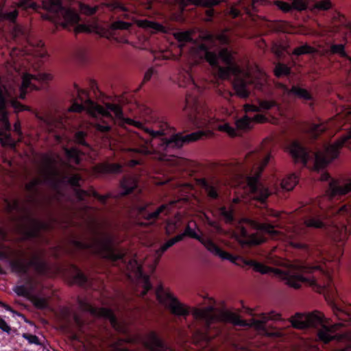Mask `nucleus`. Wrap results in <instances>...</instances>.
Masks as SVG:
<instances>
[{"mask_svg":"<svg viewBox=\"0 0 351 351\" xmlns=\"http://www.w3.org/2000/svg\"><path fill=\"white\" fill-rule=\"evenodd\" d=\"M73 282L78 284V285H82L84 284L86 278L84 276V275L77 269L75 268L74 269V274H73Z\"/></svg>","mask_w":351,"mask_h":351,"instance_id":"obj_58","label":"nucleus"},{"mask_svg":"<svg viewBox=\"0 0 351 351\" xmlns=\"http://www.w3.org/2000/svg\"><path fill=\"white\" fill-rule=\"evenodd\" d=\"M151 206V204L145 202L136 206L137 215L150 223L156 221L161 215H167L171 208V204H162L156 210L152 211Z\"/></svg>","mask_w":351,"mask_h":351,"instance_id":"obj_19","label":"nucleus"},{"mask_svg":"<svg viewBox=\"0 0 351 351\" xmlns=\"http://www.w3.org/2000/svg\"><path fill=\"white\" fill-rule=\"evenodd\" d=\"M12 250L7 247H3L0 249L1 258H10L12 255Z\"/></svg>","mask_w":351,"mask_h":351,"instance_id":"obj_64","label":"nucleus"},{"mask_svg":"<svg viewBox=\"0 0 351 351\" xmlns=\"http://www.w3.org/2000/svg\"><path fill=\"white\" fill-rule=\"evenodd\" d=\"M36 283L32 280H29L25 285L16 286L14 291L17 295L29 299L33 295Z\"/></svg>","mask_w":351,"mask_h":351,"instance_id":"obj_37","label":"nucleus"},{"mask_svg":"<svg viewBox=\"0 0 351 351\" xmlns=\"http://www.w3.org/2000/svg\"><path fill=\"white\" fill-rule=\"evenodd\" d=\"M75 90L80 103L74 101L69 108V111L81 112L85 109L84 103H89L94 117H100L101 121L95 123L97 130L108 132L111 130L112 124L117 122L120 125L128 124L141 129L147 136V138L138 136L134 147L129 149L133 154L141 157H149L152 159L167 160L168 154L173 149H180L184 145L200 139L204 132L196 131L184 135L182 132L174 134L175 128L171 127L163 118L152 116L154 125L152 128L143 123L125 118L121 107L116 104L107 103L106 106L97 104L92 101L86 90L80 88L75 84Z\"/></svg>","mask_w":351,"mask_h":351,"instance_id":"obj_1","label":"nucleus"},{"mask_svg":"<svg viewBox=\"0 0 351 351\" xmlns=\"http://www.w3.org/2000/svg\"><path fill=\"white\" fill-rule=\"evenodd\" d=\"M202 232L195 221H190L186 226L184 232L178 234L175 238L166 240L165 241H181L184 238L197 239V241H206L202 237ZM206 241H213L207 240Z\"/></svg>","mask_w":351,"mask_h":351,"instance_id":"obj_23","label":"nucleus"},{"mask_svg":"<svg viewBox=\"0 0 351 351\" xmlns=\"http://www.w3.org/2000/svg\"><path fill=\"white\" fill-rule=\"evenodd\" d=\"M217 168L220 173L233 176H242L245 171L244 165L239 161L221 164Z\"/></svg>","mask_w":351,"mask_h":351,"instance_id":"obj_30","label":"nucleus"},{"mask_svg":"<svg viewBox=\"0 0 351 351\" xmlns=\"http://www.w3.org/2000/svg\"><path fill=\"white\" fill-rule=\"evenodd\" d=\"M343 254V250L339 249L335 255L328 254L327 257L322 259V261L314 266H307L309 271L304 276L314 280L313 285L304 282L302 285H306L316 289L319 292L324 294L325 298L330 305L334 315L339 320L344 322L351 321V306H342L339 303V295L334 286L331 278V268L328 263L331 261H339Z\"/></svg>","mask_w":351,"mask_h":351,"instance_id":"obj_4","label":"nucleus"},{"mask_svg":"<svg viewBox=\"0 0 351 351\" xmlns=\"http://www.w3.org/2000/svg\"><path fill=\"white\" fill-rule=\"evenodd\" d=\"M330 51L332 54H339L341 57L346 58L348 55L345 51V46L343 44H334L330 47Z\"/></svg>","mask_w":351,"mask_h":351,"instance_id":"obj_49","label":"nucleus"},{"mask_svg":"<svg viewBox=\"0 0 351 351\" xmlns=\"http://www.w3.org/2000/svg\"><path fill=\"white\" fill-rule=\"evenodd\" d=\"M269 157V159L271 158V155L269 154H266L263 158H261L260 154L256 152H249L246 156H245V163L246 165L249 167L245 166V171L244 173L247 171V169H249V167H251V171L249 175H246L245 176V180L247 181V177L253 174L254 173L255 169L262 165L264 160L267 158Z\"/></svg>","mask_w":351,"mask_h":351,"instance_id":"obj_29","label":"nucleus"},{"mask_svg":"<svg viewBox=\"0 0 351 351\" xmlns=\"http://www.w3.org/2000/svg\"><path fill=\"white\" fill-rule=\"evenodd\" d=\"M95 170L102 174L119 173L122 171V166L119 163L102 162L95 167Z\"/></svg>","mask_w":351,"mask_h":351,"instance_id":"obj_36","label":"nucleus"},{"mask_svg":"<svg viewBox=\"0 0 351 351\" xmlns=\"http://www.w3.org/2000/svg\"><path fill=\"white\" fill-rule=\"evenodd\" d=\"M173 243H165L159 247H154L155 252L153 255H149L144 258L141 254H134L133 257L128 260L126 265V275L128 278L136 280L135 291L137 293L140 292L139 295L141 296L145 295L152 287L149 282V277L143 275L141 261L143 260V265L149 267L151 271H154L162 254L171 247Z\"/></svg>","mask_w":351,"mask_h":351,"instance_id":"obj_7","label":"nucleus"},{"mask_svg":"<svg viewBox=\"0 0 351 351\" xmlns=\"http://www.w3.org/2000/svg\"><path fill=\"white\" fill-rule=\"evenodd\" d=\"M245 221L253 229L262 234L274 237L277 236L279 233V232L275 229V227L270 223H261L251 219H245Z\"/></svg>","mask_w":351,"mask_h":351,"instance_id":"obj_27","label":"nucleus"},{"mask_svg":"<svg viewBox=\"0 0 351 351\" xmlns=\"http://www.w3.org/2000/svg\"><path fill=\"white\" fill-rule=\"evenodd\" d=\"M43 182L40 178H35L27 183L25 186V190L31 194L29 200L32 202L34 199V196L38 193V186Z\"/></svg>","mask_w":351,"mask_h":351,"instance_id":"obj_41","label":"nucleus"},{"mask_svg":"<svg viewBox=\"0 0 351 351\" xmlns=\"http://www.w3.org/2000/svg\"><path fill=\"white\" fill-rule=\"evenodd\" d=\"M276 182H279L280 187L287 191H291L293 189L295 186L298 182V176L295 174H291L283 178L282 180H277Z\"/></svg>","mask_w":351,"mask_h":351,"instance_id":"obj_38","label":"nucleus"},{"mask_svg":"<svg viewBox=\"0 0 351 351\" xmlns=\"http://www.w3.org/2000/svg\"><path fill=\"white\" fill-rule=\"evenodd\" d=\"M23 337L28 341V342L31 344L34 343L36 345L40 344L38 338L37 336L29 334V333H23Z\"/></svg>","mask_w":351,"mask_h":351,"instance_id":"obj_62","label":"nucleus"},{"mask_svg":"<svg viewBox=\"0 0 351 351\" xmlns=\"http://www.w3.org/2000/svg\"><path fill=\"white\" fill-rule=\"evenodd\" d=\"M178 81L180 86L185 87L189 85L195 86L192 75V66L186 65L178 71Z\"/></svg>","mask_w":351,"mask_h":351,"instance_id":"obj_31","label":"nucleus"},{"mask_svg":"<svg viewBox=\"0 0 351 351\" xmlns=\"http://www.w3.org/2000/svg\"><path fill=\"white\" fill-rule=\"evenodd\" d=\"M219 215L221 219L227 224L234 225L237 221L235 217V210L232 206L228 207L223 206L218 209Z\"/></svg>","mask_w":351,"mask_h":351,"instance_id":"obj_35","label":"nucleus"},{"mask_svg":"<svg viewBox=\"0 0 351 351\" xmlns=\"http://www.w3.org/2000/svg\"><path fill=\"white\" fill-rule=\"evenodd\" d=\"M141 26L145 28L152 29L156 32H163L164 27L161 24L147 20L141 21Z\"/></svg>","mask_w":351,"mask_h":351,"instance_id":"obj_50","label":"nucleus"},{"mask_svg":"<svg viewBox=\"0 0 351 351\" xmlns=\"http://www.w3.org/2000/svg\"><path fill=\"white\" fill-rule=\"evenodd\" d=\"M201 187L206 192L210 199H217L219 197V189L218 183L208 181L203 178L199 180Z\"/></svg>","mask_w":351,"mask_h":351,"instance_id":"obj_33","label":"nucleus"},{"mask_svg":"<svg viewBox=\"0 0 351 351\" xmlns=\"http://www.w3.org/2000/svg\"><path fill=\"white\" fill-rule=\"evenodd\" d=\"M80 308L82 311L88 312L93 317H104L108 319L112 326L117 331L124 332H125V327L120 325L116 319L112 312L104 308H97L90 305L86 300H79Z\"/></svg>","mask_w":351,"mask_h":351,"instance_id":"obj_17","label":"nucleus"},{"mask_svg":"<svg viewBox=\"0 0 351 351\" xmlns=\"http://www.w3.org/2000/svg\"><path fill=\"white\" fill-rule=\"evenodd\" d=\"M314 52L315 49L313 47L306 44L295 48L293 51V54L299 56L304 54H311Z\"/></svg>","mask_w":351,"mask_h":351,"instance_id":"obj_48","label":"nucleus"},{"mask_svg":"<svg viewBox=\"0 0 351 351\" xmlns=\"http://www.w3.org/2000/svg\"><path fill=\"white\" fill-rule=\"evenodd\" d=\"M234 90L239 97L245 99L250 95V92L247 90L246 84L244 81L235 82L234 84Z\"/></svg>","mask_w":351,"mask_h":351,"instance_id":"obj_43","label":"nucleus"},{"mask_svg":"<svg viewBox=\"0 0 351 351\" xmlns=\"http://www.w3.org/2000/svg\"><path fill=\"white\" fill-rule=\"evenodd\" d=\"M259 243H239V247L237 249L240 254H245L249 253V249L252 246V244H258Z\"/></svg>","mask_w":351,"mask_h":351,"instance_id":"obj_60","label":"nucleus"},{"mask_svg":"<svg viewBox=\"0 0 351 351\" xmlns=\"http://www.w3.org/2000/svg\"><path fill=\"white\" fill-rule=\"evenodd\" d=\"M23 211V215L17 220L18 230L27 239L39 238L41 232L47 230L49 225L35 217L29 209L25 208Z\"/></svg>","mask_w":351,"mask_h":351,"instance_id":"obj_9","label":"nucleus"},{"mask_svg":"<svg viewBox=\"0 0 351 351\" xmlns=\"http://www.w3.org/2000/svg\"><path fill=\"white\" fill-rule=\"evenodd\" d=\"M65 154L66 157L73 160L76 165H80L81 162L80 152L76 147L66 148Z\"/></svg>","mask_w":351,"mask_h":351,"instance_id":"obj_44","label":"nucleus"},{"mask_svg":"<svg viewBox=\"0 0 351 351\" xmlns=\"http://www.w3.org/2000/svg\"><path fill=\"white\" fill-rule=\"evenodd\" d=\"M86 134L83 131H78L75 134L74 139L76 143L88 147L89 145L85 140Z\"/></svg>","mask_w":351,"mask_h":351,"instance_id":"obj_55","label":"nucleus"},{"mask_svg":"<svg viewBox=\"0 0 351 351\" xmlns=\"http://www.w3.org/2000/svg\"><path fill=\"white\" fill-rule=\"evenodd\" d=\"M29 300L33 304L38 308L43 309L47 307V300L44 298L32 295Z\"/></svg>","mask_w":351,"mask_h":351,"instance_id":"obj_52","label":"nucleus"},{"mask_svg":"<svg viewBox=\"0 0 351 351\" xmlns=\"http://www.w3.org/2000/svg\"><path fill=\"white\" fill-rule=\"evenodd\" d=\"M156 295L159 303L171 314L186 317L191 313L194 319L204 322V330H196L195 332L193 338L195 342L200 341L208 342L213 338L209 335V331L212 329L215 330V335L219 334V329L214 325L219 322L230 323L235 326H250L249 321L241 319L238 314L228 310L216 309L212 305L191 309L189 306L181 302L169 289H165L160 285L156 289Z\"/></svg>","mask_w":351,"mask_h":351,"instance_id":"obj_2","label":"nucleus"},{"mask_svg":"<svg viewBox=\"0 0 351 351\" xmlns=\"http://www.w3.org/2000/svg\"><path fill=\"white\" fill-rule=\"evenodd\" d=\"M11 106L15 110L16 112H22V111H30V107L22 104L20 103L16 99H12L10 101Z\"/></svg>","mask_w":351,"mask_h":351,"instance_id":"obj_57","label":"nucleus"},{"mask_svg":"<svg viewBox=\"0 0 351 351\" xmlns=\"http://www.w3.org/2000/svg\"><path fill=\"white\" fill-rule=\"evenodd\" d=\"M99 341L97 338L89 339L86 338L83 342L84 351H101L98 347Z\"/></svg>","mask_w":351,"mask_h":351,"instance_id":"obj_45","label":"nucleus"},{"mask_svg":"<svg viewBox=\"0 0 351 351\" xmlns=\"http://www.w3.org/2000/svg\"><path fill=\"white\" fill-rule=\"evenodd\" d=\"M332 8L330 0H320L314 4V8L319 11H327Z\"/></svg>","mask_w":351,"mask_h":351,"instance_id":"obj_54","label":"nucleus"},{"mask_svg":"<svg viewBox=\"0 0 351 351\" xmlns=\"http://www.w3.org/2000/svg\"><path fill=\"white\" fill-rule=\"evenodd\" d=\"M280 87L289 95H295L300 99H303L306 101H311L313 99L311 94L306 89L298 86L293 85L289 88L287 86L282 84H280Z\"/></svg>","mask_w":351,"mask_h":351,"instance_id":"obj_34","label":"nucleus"},{"mask_svg":"<svg viewBox=\"0 0 351 351\" xmlns=\"http://www.w3.org/2000/svg\"><path fill=\"white\" fill-rule=\"evenodd\" d=\"M269 162V157H267L262 165L255 169L254 173L247 177V185L253 198L262 204L266 203L267 198L272 193V191L261 182L262 173Z\"/></svg>","mask_w":351,"mask_h":351,"instance_id":"obj_11","label":"nucleus"},{"mask_svg":"<svg viewBox=\"0 0 351 351\" xmlns=\"http://www.w3.org/2000/svg\"><path fill=\"white\" fill-rule=\"evenodd\" d=\"M291 73V69L286 64L278 63L276 65L274 69V74L277 77L289 75Z\"/></svg>","mask_w":351,"mask_h":351,"instance_id":"obj_46","label":"nucleus"},{"mask_svg":"<svg viewBox=\"0 0 351 351\" xmlns=\"http://www.w3.org/2000/svg\"><path fill=\"white\" fill-rule=\"evenodd\" d=\"M292 326L298 329H304L308 327H316L322 324L323 314L319 311H314L310 313H297L290 319Z\"/></svg>","mask_w":351,"mask_h":351,"instance_id":"obj_18","label":"nucleus"},{"mask_svg":"<svg viewBox=\"0 0 351 351\" xmlns=\"http://www.w3.org/2000/svg\"><path fill=\"white\" fill-rule=\"evenodd\" d=\"M324 319H323V323L320 326H322V328L318 331V337L320 340L324 341V343H328L332 339H341V336L335 335L333 333L343 324L342 323H337L334 325L330 326V327L326 326L324 324Z\"/></svg>","mask_w":351,"mask_h":351,"instance_id":"obj_28","label":"nucleus"},{"mask_svg":"<svg viewBox=\"0 0 351 351\" xmlns=\"http://www.w3.org/2000/svg\"><path fill=\"white\" fill-rule=\"evenodd\" d=\"M7 204V209L9 213H12L14 210H21L19 202L18 199H14L12 202H10L8 199L5 200Z\"/></svg>","mask_w":351,"mask_h":351,"instance_id":"obj_59","label":"nucleus"},{"mask_svg":"<svg viewBox=\"0 0 351 351\" xmlns=\"http://www.w3.org/2000/svg\"><path fill=\"white\" fill-rule=\"evenodd\" d=\"M93 243L95 244V252L101 257L116 261L124 256V254L114 245V243Z\"/></svg>","mask_w":351,"mask_h":351,"instance_id":"obj_22","label":"nucleus"},{"mask_svg":"<svg viewBox=\"0 0 351 351\" xmlns=\"http://www.w3.org/2000/svg\"><path fill=\"white\" fill-rule=\"evenodd\" d=\"M310 0H293L291 4L282 1H276L274 4L279 10L287 13L293 10L303 11L307 9L308 3Z\"/></svg>","mask_w":351,"mask_h":351,"instance_id":"obj_26","label":"nucleus"},{"mask_svg":"<svg viewBox=\"0 0 351 351\" xmlns=\"http://www.w3.org/2000/svg\"><path fill=\"white\" fill-rule=\"evenodd\" d=\"M265 3V0H243V7L245 11L252 14V12L257 11V8L259 5H263Z\"/></svg>","mask_w":351,"mask_h":351,"instance_id":"obj_40","label":"nucleus"},{"mask_svg":"<svg viewBox=\"0 0 351 351\" xmlns=\"http://www.w3.org/2000/svg\"><path fill=\"white\" fill-rule=\"evenodd\" d=\"M81 11L87 15H93L97 12L96 7H91L87 5L82 4L80 6Z\"/></svg>","mask_w":351,"mask_h":351,"instance_id":"obj_61","label":"nucleus"},{"mask_svg":"<svg viewBox=\"0 0 351 351\" xmlns=\"http://www.w3.org/2000/svg\"><path fill=\"white\" fill-rule=\"evenodd\" d=\"M29 254L31 258L29 263H26L23 259L15 260L12 263V269L18 273L25 274L31 266L37 272L44 273L47 269L46 263L43 259L44 251L39 248H35L32 250Z\"/></svg>","mask_w":351,"mask_h":351,"instance_id":"obj_13","label":"nucleus"},{"mask_svg":"<svg viewBox=\"0 0 351 351\" xmlns=\"http://www.w3.org/2000/svg\"><path fill=\"white\" fill-rule=\"evenodd\" d=\"M203 243L204 247L210 253L220 257L221 259L229 260L232 263L240 267L250 265L255 271L262 274L272 272L280 280L285 281L286 285L293 289H300L304 282H307L309 285H313L315 282L313 279L304 276L306 272L310 271L307 268V265H290L288 261L270 254L267 256V263L284 267L283 269H275L252 260H246L239 256H232L229 253L221 250L216 245V243Z\"/></svg>","mask_w":351,"mask_h":351,"instance_id":"obj_3","label":"nucleus"},{"mask_svg":"<svg viewBox=\"0 0 351 351\" xmlns=\"http://www.w3.org/2000/svg\"><path fill=\"white\" fill-rule=\"evenodd\" d=\"M136 341V338H128L126 340L125 339H119L114 343L112 345L111 350L112 351H125L128 348L125 346L126 342H135Z\"/></svg>","mask_w":351,"mask_h":351,"instance_id":"obj_47","label":"nucleus"},{"mask_svg":"<svg viewBox=\"0 0 351 351\" xmlns=\"http://www.w3.org/2000/svg\"><path fill=\"white\" fill-rule=\"evenodd\" d=\"M244 110L246 113L247 112H260L259 106H257L254 104H246L244 105Z\"/></svg>","mask_w":351,"mask_h":351,"instance_id":"obj_63","label":"nucleus"},{"mask_svg":"<svg viewBox=\"0 0 351 351\" xmlns=\"http://www.w3.org/2000/svg\"><path fill=\"white\" fill-rule=\"evenodd\" d=\"M81 180L82 177L79 174H73L72 176L64 175L61 179L62 182H66L73 188V192L78 201L84 202L86 197H93L102 204H106L109 197L108 195H100L93 188L88 191L80 189Z\"/></svg>","mask_w":351,"mask_h":351,"instance_id":"obj_14","label":"nucleus"},{"mask_svg":"<svg viewBox=\"0 0 351 351\" xmlns=\"http://www.w3.org/2000/svg\"><path fill=\"white\" fill-rule=\"evenodd\" d=\"M304 223L307 227L313 228H322L325 226L323 220L319 216H310L305 219Z\"/></svg>","mask_w":351,"mask_h":351,"instance_id":"obj_42","label":"nucleus"},{"mask_svg":"<svg viewBox=\"0 0 351 351\" xmlns=\"http://www.w3.org/2000/svg\"><path fill=\"white\" fill-rule=\"evenodd\" d=\"M51 80L52 75L49 73H25L23 76L21 84L17 89V93L14 95L16 97L24 99L29 90H40Z\"/></svg>","mask_w":351,"mask_h":351,"instance_id":"obj_12","label":"nucleus"},{"mask_svg":"<svg viewBox=\"0 0 351 351\" xmlns=\"http://www.w3.org/2000/svg\"><path fill=\"white\" fill-rule=\"evenodd\" d=\"M182 10H184L189 5H195L207 8L205 10V21L212 22L215 15L214 5L220 3L221 0H176Z\"/></svg>","mask_w":351,"mask_h":351,"instance_id":"obj_20","label":"nucleus"},{"mask_svg":"<svg viewBox=\"0 0 351 351\" xmlns=\"http://www.w3.org/2000/svg\"><path fill=\"white\" fill-rule=\"evenodd\" d=\"M200 59L206 60L215 69H217L221 78L226 79L230 76L233 66V57L228 48L221 49L219 53L210 51L205 44H201L197 49Z\"/></svg>","mask_w":351,"mask_h":351,"instance_id":"obj_8","label":"nucleus"},{"mask_svg":"<svg viewBox=\"0 0 351 351\" xmlns=\"http://www.w3.org/2000/svg\"><path fill=\"white\" fill-rule=\"evenodd\" d=\"M176 39L180 43H185L193 40L189 32H179L174 34Z\"/></svg>","mask_w":351,"mask_h":351,"instance_id":"obj_53","label":"nucleus"},{"mask_svg":"<svg viewBox=\"0 0 351 351\" xmlns=\"http://www.w3.org/2000/svg\"><path fill=\"white\" fill-rule=\"evenodd\" d=\"M321 180L322 181L330 180L326 191L327 195L330 199H332L336 196L345 195L351 191V180L343 185H340L337 180L331 179L330 174L328 173H322Z\"/></svg>","mask_w":351,"mask_h":351,"instance_id":"obj_21","label":"nucleus"},{"mask_svg":"<svg viewBox=\"0 0 351 351\" xmlns=\"http://www.w3.org/2000/svg\"><path fill=\"white\" fill-rule=\"evenodd\" d=\"M143 343L150 351H175L173 349L167 347L154 332H150L145 336Z\"/></svg>","mask_w":351,"mask_h":351,"instance_id":"obj_24","label":"nucleus"},{"mask_svg":"<svg viewBox=\"0 0 351 351\" xmlns=\"http://www.w3.org/2000/svg\"><path fill=\"white\" fill-rule=\"evenodd\" d=\"M121 188V195H127L136 190L139 192L141 190L138 189V180L136 178L125 176L120 183Z\"/></svg>","mask_w":351,"mask_h":351,"instance_id":"obj_32","label":"nucleus"},{"mask_svg":"<svg viewBox=\"0 0 351 351\" xmlns=\"http://www.w3.org/2000/svg\"><path fill=\"white\" fill-rule=\"evenodd\" d=\"M258 104L260 107V111L261 110H269L277 106V103L274 100H259Z\"/></svg>","mask_w":351,"mask_h":351,"instance_id":"obj_56","label":"nucleus"},{"mask_svg":"<svg viewBox=\"0 0 351 351\" xmlns=\"http://www.w3.org/2000/svg\"><path fill=\"white\" fill-rule=\"evenodd\" d=\"M184 111L189 121L194 126L211 127L214 123V118L210 114L202 112L197 98L190 94H186Z\"/></svg>","mask_w":351,"mask_h":351,"instance_id":"obj_10","label":"nucleus"},{"mask_svg":"<svg viewBox=\"0 0 351 351\" xmlns=\"http://www.w3.org/2000/svg\"><path fill=\"white\" fill-rule=\"evenodd\" d=\"M343 147L351 150V130L346 136L341 137L334 143L326 144L323 150L310 152L298 141L291 143L289 149L295 162H300L315 171H319L337 158L340 150Z\"/></svg>","mask_w":351,"mask_h":351,"instance_id":"obj_5","label":"nucleus"},{"mask_svg":"<svg viewBox=\"0 0 351 351\" xmlns=\"http://www.w3.org/2000/svg\"><path fill=\"white\" fill-rule=\"evenodd\" d=\"M19 16V12L16 9H14L10 12H4L1 14V17L5 21H8L10 23H14L16 21V19Z\"/></svg>","mask_w":351,"mask_h":351,"instance_id":"obj_51","label":"nucleus"},{"mask_svg":"<svg viewBox=\"0 0 351 351\" xmlns=\"http://www.w3.org/2000/svg\"><path fill=\"white\" fill-rule=\"evenodd\" d=\"M307 130L311 137L312 138L317 139L327 130V127L324 123L319 121L318 123H312L309 124Z\"/></svg>","mask_w":351,"mask_h":351,"instance_id":"obj_39","label":"nucleus"},{"mask_svg":"<svg viewBox=\"0 0 351 351\" xmlns=\"http://www.w3.org/2000/svg\"><path fill=\"white\" fill-rule=\"evenodd\" d=\"M281 319V314L276 311H271L268 313H264L256 315L255 317L249 320L250 327L254 328L258 331L261 335L270 337H279L282 335L280 330L269 331L267 327V322L278 321Z\"/></svg>","mask_w":351,"mask_h":351,"instance_id":"obj_15","label":"nucleus"},{"mask_svg":"<svg viewBox=\"0 0 351 351\" xmlns=\"http://www.w3.org/2000/svg\"><path fill=\"white\" fill-rule=\"evenodd\" d=\"M267 121V118L261 114H256L253 117L244 115L242 118L235 121L236 128L226 123L219 125V129L220 131L227 133L229 136L234 137L239 135V131L250 130L253 122L263 123Z\"/></svg>","mask_w":351,"mask_h":351,"instance_id":"obj_16","label":"nucleus"},{"mask_svg":"<svg viewBox=\"0 0 351 351\" xmlns=\"http://www.w3.org/2000/svg\"><path fill=\"white\" fill-rule=\"evenodd\" d=\"M131 27V23L122 21H117L110 24L106 25V27L101 29L99 33L101 36L108 39H117V35L119 30H127Z\"/></svg>","mask_w":351,"mask_h":351,"instance_id":"obj_25","label":"nucleus"},{"mask_svg":"<svg viewBox=\"0 0 351 351\" xmlns=\"http://www.w3.org/2000/svg\"><path fill=\"white\" fill-rule=\"evenodd\" d=\"M41 5L34 2L33 0H19L18 7L25 10L32 9L40 12L43 10L46 13H42L41 17L44 20L50 21L54 23H61L63 27L69 25H76L77 32L89 31L88 27L84 25H80V17L74 10L66 8L62 5L61 0H40Z\"/></svg>","mask_w":351,"mask_h":351,"instance_id":"obj_6","label":"nucleus"}]
</instances>
